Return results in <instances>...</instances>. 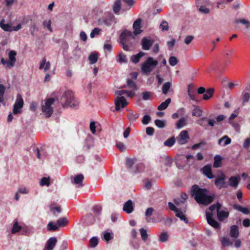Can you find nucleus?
I'll list each match as a JSON object with an SVG mask.
<instances>
[{
  "mask_svg": "<svg viewBox=\"0 0 250 250\" xmlns=\"http://www.w3.org/2000/svg\"><path fill=\"white\" fill-rule=\"evenodd\" d=\"M55 102V99L53 98H50L47 99L45 101L44 104H42V110L43 113L45 115L46 117H50L53 112V107L52 105Z\"/></svg>",
  "mask_w": 250,
  "mask_h": 250,
  "instance_id": "nucleus-5",
  "label": "nucleus"
},
{
  "mask_svg": "<svg viewBox=\"0 0 250 250\" xmlns=\"http://www.w3.org/2000/svg\"><path fill=\"white\" fill-rule=\"evenodd\" d=\"M214 160L213 167L217 168L221 167L222 160V157L220 155H217L214 157Z\"/></svg>",
  "mask_w": 250,
  "mask_h": 250,
  "instance_id": "nucleus-31",
  "label": "nucleus"
},
{
  "mask_svg": "<svg viewBox=\"0 0 250 250\" xmlns=\"http://www.w3.org/2000/svg\"><path fill=\"white\" fill-rule=\"evenodd\" d=\"M140 232L142 240L144 241H146L148 237V234L147 233L146 230L144 228H141L140 229Z\"/></svg>",
  "mask_w": 250,
  "mask_h": 250,
  "instance_id": "nucleus-45",
  "label": "nucleus"
},
{
  "mask_svg": "<svg viewBox=\"0 0 250 250\" xmlns=\"http://www.w3.org/2000/svg\"><path fill=\"white\" fill-rule=\"evenodd\" d=\"M209 0H196V5L200 6L203 5H208Z\"/></svg>",
  "mask_w": 250,
  "mask_h": 250,
  "instance_id": "nucleus-59",
  "label": "nucleus"
},
{
  "mask_svg": "<svg viewBox=\"0 0 250 250\" xmlns=\"http://www.w3.org/2000/svg\"><path fill=\"white\" fill-rule=\"evenodd\" d=\"M240 179L238 176H231L229 179V185L232 187L236 188L238 185Z\"/></svg>",
  "mask_w": 250,
  "mask_h": 250,
  "instance_id": "nucleus-20",
  "label": "nucleus"
},
{
  "mask_svg": "<svg viewBox=\"0 0 250 250\" xmlns=\"http://www.w3.org/2000/svg\"><path fill=\"white\" fill-rule=\"evenodd\" d=\"M202 170L203 173L208 178L212 179L214 177V175L212 174L211 167L209 165H206L204 166Z\"/></svg>",
  "mask_w": 250,
  "mask_h": 250,
  "instance_id": "nucleus-17",
  "label": "nucleus"
},
{
  "mask_svg": "<svg viewBox=\"0 0 250 250\" xmlns=\"http://www.w3.org/2000/svg\"><path fill=\"white\" fill-rule=\"evenodd\" d=\"M168 235L167 232H163L159 237V241L161 242H165L167 241Z\"/></svg>",
  "mask_w": 250,
  "mask_h": 250,
  "instance_id": "nucleus-48",
  "label": "nucleus"
},
{
  "mask_svg": "<svg viewBox=\"0 0 250 250\" xmlns=\"http://www.w3.org/2000/svg\"><path fill=\"white\" fill-rule=\"evenodd\" d=\"M158 64V61L154 60L152 57H149L142 64V71L145 74H149L153 70Z\"/></svg>",
  "mask_w": 250,
  "mask_h": 250,
  "instance_id": "nucleus-4",
  "label": "nucleus"
},
{
  "mask_svg": "<svg viewBox=\"0 0 250 250\" xmlns=\"http://www.w3.org/2000/svg\"><path fill=\"white\" fill-rule=\"evenodd\" d=\"M121 7V0H116L114 4L113 10L115 13H118Z\"/></svg>",
  "mask_w": 250,
  "mask_h": 250,
  "instance_id": "nucleus-33",
  "label": "nucleus"
},
{
  "mask_svg": "<svg viewBox=\"0 0 250 250\" xmlns=\"http://www.w3.org/2000/svg\"><path fill=\"white\" fill-rule=\"evenodd\" d=\"M217 215L218 219L220 221H223L229 217V212L228 211L220 210L219 209L217 212Z\"/></svg>",
  "mask_w": 250,
  "mask_h": 250,
  "instance_id": "nucleus-24",
  "label": "nucleus"
},
{
  "mask_svg": "<svg viewBox=\"0 0 250 250\" xmlns=\"http://www.w3.org/2000/svg\"><path fill=\"white\" fill-rule=\"evenodd\" d=\"M151 120L150 116L146 115L143 117L142 122L144 125H147Z\"/></svg>",
  "mask_w": 250,
  "mask_h": 250,
  "instance_id": "nucleus-62",
  "label": "nucleus"
},
{
  "mask_svg": "<svg viewBox=\"0 0 250 250\" xmlns=\"http://www.w3.org/2000/svg\"><path fill=\"white\" fill-rule=\"evenodd\" d=\"M172 163V161L168 156H166L164 158V164L166 166L170 167Z\"/></svg>",
  "mask_w": 250,
  "mask_h": 250,
  "instance_id": "nucleus-61",
  "label": "nucleus"
},
{
  "mask_svg": "<svg viewBox=\"0 0 250 250\" xmlns=\"http://www.w3.org/2000/svg\"><path fill=\"white\" fill-rule=\"evenodd\" d=\"M117 61L120 63H126L127 62V59L126 55L123 53H120Z\"/></svg>",
  "mask_w": 250,
  "mask_h": 250,
  "instance_id": "nucleus-43",
  "label": "nucleus"
},
{
  "mask_svg": "<svg viewBox=\"0 0 250 250\" xmlns=\"http://www.w3.org/2000/svg\"><path fill=\"white\" fill-rule=\"evenodd\" d=\"M116 146L117 148L121 152L124 151L126 149L125 145L121 142L117 141L116 143Z\"/></svg>",
  "mask_w": 250,
  "mask_h": 250,
  "instance_id": "nucleus-50",
  "label": "nucleus"
},
{
  "mask_svg": "<svg viewBox=\"0 0 250 250\" xmlns=\"http://www.w3.org/2000/svg\"><path fill=\"white\" fill-rule=\"evenodd\" d=\"M133 32L131 31H125L122 32L120 37V43L122 45L123 49L125 51L129 50V46L127 43H129L130 46H132L133 43L129 42L130 39L134 40L133 38Z\"/></svg>",
  "mask_w": 250,
  "mask_h": 250,
  "instance_id": "nucleus-3",
  "label": "nucleus"
},
{
  "mask_svg": "<svg viewBox=\"0 0 250 250\" xmlns=\"http://www.w3.org/2000/svg\"><path fill=\"white\" fill-rule=\"evenodd\" d=\"M4 19L1 20L0 21V27L5 31H17L21 28V25L20 23L18 24L16 26H12L10 24L4 23Z\"/></svg>",
  "mask_w": 250,
  "mask_h": 250,
  "instance_id": "nucleus-7",
  "label": "nucleus"
},
{
  "mask_svg": "<svg viewBox=\"0 0 250 250\" xmlns=\"http://www.w3.org/2000/svg\"><path fill=\"white\" fill-rule=\"evenodd\" d=\"M134 209L132 201L128 200L126 202L123 207V210L128 214L131 213Z\"/></svg>",
  "mask_w": 250,
  "mask_h": 250,
  "instance_id": "nucleus-15",
  "label": "nucleus"
},
{
  "mask_svg": "<svg viewBox=\"0 0 250 250\" xmlns=\"http://www.w3.org/2000/svg\"><path fill=\"white\" fill-rule=\"evenodd\" d=\"M89 246L91 248H94L96 247L98 244V239L96 237H93L91 238L89 240Z\"/></svg>",
  "mask_w": 250,
  "mask_h": 250,
  "instance_id": "nucleus-47",
  "label": "nucleus"
},
{
  "mask_svg": "<svg viewBox=\"0 0 250 250\" xmlns=\"http://www.w3.org/2000/svg\"><path fill=\"white\" fill-rule=\"evenodd\" d=\"M134 164V160L129 158L126 159L125 165L127 168H131Z\"/></svg>",
  "mask_w": 250,
  "mask_h": 250,
  "instance_id": "nucleus-56",
  "label": "nucleus"
},
{
  "mask_svg": "<svg viewBox=\"0 0 250 250\" xmlns=\"http://www.w3.org/2000/svg\"><path fill=\"white\" fill-rule=\"evenodd\" d=\"M171 86V83L169 82L165 83L162 86L163 93L165 95L167 94L168 93Z\"/></svg>",
  "mask_w": 250,
  "mask_h": 250,
  "instance_id": "nucleus-38",
  "label": "nucleus"
},
{
  "mask_svg": "<svg viewBox=\"0 0 250 250\" xmlns=\"http://www.w3.org/2000/svg\"><path fill=\"white\" fill-rule=\"evenodd\" d=\"M239 229L237 225H234L230 227V236L233 238H237L239 236Z\"/></svg>",
  "mask_w": 250,
  "mask_h": 250,
  "instance_id": "nucleus-23",
  "label": "nucleus"
},
{
  "mask_svg": "<svg viewBox=\"0 0 250 250\" xmlns=\"http://www.w3.org/2000/svg\"><path fill=\"white\" fill-rule=\"evenodd\" d=\"M206 217L208 223L209 225L215 229L220 228L219 223L212 218V213L208 212H206Z\"/></svg>",
  "mask_w": 250,
  "mask_h": 250,
  "instance_id": "nucleus-12",
  "label": "nucleus"
},
{
  "mask_svg": "<svg viewBox=\"0 0 250 250\" xmlns=\"http://www.w3.org/2000/svg\"><path fill=\"white\" fill-rule=\"evenodd\" d=\"M152 93L150 91H145L142 93V99L143 100H148L150 99Z\"/></svg>",
  "mask_w": 250,
  "mask_h": 250,
  "instance_id": "nucleus-55",
  "label": "nucleus"
},
{
  "mask_svg": "<svg viewBox=\"0 0 250 250\" xmlns=\"http://www.w3.org/2000/svg\"><path fill=\"white\" fill-rule=\"evenodd\" d=\"M152 44L153 41L147 39L146 37H144L142 40V48L144 50H149Z\"/></svg>",
  "mask_w": 250,
  "mask_h": 250,
  "instance_id": "nucleus-16",
  "label": "nucleus"
},
{
  "mask_svg": "<svg viewBox=\"0 0 250 250\" xmlns=\"http://www.w3.org/2000/svg\"><path fill=\"white\" fill-rule=\"evenodd\" d=\"M155 215L157 216L156 219L152 218L150 219L146 218L147 222H153L155 223L156 222H161L164 220L165 218L163 215V214L161 211H158L155 213Z\"/></svg>",
  "mask_w": 250,
  "mask_h": 250,
  "instance_id": "nucleus-18",
  "label": "nucleus"
},
{
  "mask_svg": "<svg viewBox=\"0 0 250 250\" xmlns=\"http://www.w3.org/2000/svg\"><path fill=\"white\" fill-rule=\"evenodd\" d=\"M84 177L82 174H80L75 176L72 181V183L76 185H77L78 187L83 186V181Z\"/></svg>",
  "mask_w": 250,
  "mask_h": 250,
  "instance_id": "nucleus-19",
  "label": "nucleus"
},
{
  "mask_svg": "<svg viewBox=\"0 0 250 250\" xmlns=\"http://www.w3.org/2000/svg\"><path fill=\"white\" fill-rule=\"evenodd\" d=\"M115 104L116 110L119 111L121 108L126 107L128 103L124 96H120L115 99Z\"/></svg>",
  "mask_w": 250,
  "mask_h": 250,
  "instance_id": "nucleus-8",
  "label": "nucleus"
},
{
  "mask_svg": "<svg viewBox=\"0 0 250 250\" xmlns=\"http://www.w3.org/2000/svg\"><path fill=\"white\" fill-rule=\"evenodd\" d=\"M57 242L56 237H51L47 241L44 250H52L56 245Z\"/></svg>",
  "mask_w": 250,
  "mask_h": 250,
  "instance_id": "nucleus-13",
  "label": "nucleus"
},
{
  "mask_svg": "<svg viewBox=\"0 0 250 250\" xmlns=\"http://www.w3.org/2000/svg\"><path fill=\"white\" fill-rule=\"evenodd\" d=\"M51 20H45L43 22V26L44 28H46L50 32H52V29L51 27Z\"/></svg>",
  "mask_w": 250,
  "mask_h": 250,
  "instance_id": "nucleus-54",
  "label": "nucleus"
},
{
  "mask_svg": "<svg viewBox=\"0 0 250 250\" xmlns=\"http://www.w3.org/2000/svg\"><path fill=\"white\" fill-rule=\"evenodd\" d=\"M100 31V29L98 28H95L94 29L92 30L90 33V37L91 38H93L95 35H98L99 34V32Z\"/></svg>",
  "mask_w": 250,
  "mask_h": 250,
  "instance_id": "nucleus-64",
  "label": "nucleus"
},
{
  "mask_svg": "<svg viewBox=\"0 0 250 250\" xmlns=\"http://www.w3.org/2000/svg\"><path fill=\"white\" fill-rule=\"evenodd\" d=\"M214 89L213 88H209L207 89L206 91V93L203 95V99L204 100H208L211 97H212L214 93Z\"/></svg>",
  "mask_w": 250,
  "mask_h": 250,
  "instance_id": "nucleus-30",
  "label": "nucleus"
},
{
  "mask_svg": "<svg viewBox=\"0 0 250 250\" xmlns=\"http://www.w3.org/2000/svg\"><path fill=\"white\" fill-rule=\"evenodd\" d=\"M141 19L139 18L137 19L134 22L133 28L134 29L133 34L135 35L141 34L142 30L141 29Z\"/></svg>",
  "mask_w": 250,
  "mask_h": 250,
  "instance_id": "nucleus-14",
  "label": "nucleus"
},
{
  "mask_svg": "<svg viewBox=\"0 0 250 250\" xmlns=\"http://www.w3.org/2000/svg\"><path fill=\"white\" fill-rule=\"evenodd\" d=\"M178 62L177 59L174 56H171L169 59V63L171 66H174Z\"/></svg>",
  "mask_w": 250,
  "mask_h": 250,
  "instance_id": "nucleus-58",
  "label": "nucleus"
},
{
  "mask_svg": "<svg viewBox=\"0 0 250 250\" xmlns=\"http://www.w3.org/2000/svg\"><path fill=\"white\" fill-rule=\"evenodd\" d=\"M145 53L143 52H140L136 55H134L131 56L130 58V60L134 63H138L141 58L143 57L145 55Z\"/></svg>",
  "mask_w": 250,
  "mask_h": 250,
  "instance_id": "nucleus-25",
  "label": "nucleus"
},
{
  "mask_svg": "<svg viewBox=\"0 0 250 250\" xmlns=\"http://www.w3.org/2000/svg\"><path fill=\"white\" fill-rule=\"evenodd\" d=\"M221 208V205L219 202H217L216 204H213V205H211L209 207V209L210 211H213L216 209L217 212L218 210Z\"/></svg>",
  "mask_w": 250,
  "mask_h": 250,
  "instance_id": "nucleus-57",
  "label": "nucleus"
},
{
  "mask_svg": "<svg viewBox=\"0 0 250 250\" xmlns=\"http://www.w3.org/2000/svg\"><path fill=\"white\" fill-rule=\"evenodd\" d=\"M50 63L49 62H46V58L45 57H44L41 62V63H40V66H39V68L40 69H44V72H46L48 70H49L50 68Z\"/></svg>",
  "mask_w": 250,
  "mask_h": 250,
  "instance_id": "nucleus-22",
  "label": "nucleus"
},
{
  "mask_svg": "<svg viewBox=\"0 0 250 250\" xmlns=\"http://www.w3.org/2000/svg\"><path fill=\"white\" fill-rule=\"evenodd\" d=\"M233 208L235 209L239 210L245 214H248L250 213L249 210L247 208H244L239 205L234 204L233 205Z\"/></svg>",
  "mask_w": 250,
  "mask_h": 250,
  "instance_id": "nucleus-29",
  "label": "nucleus"
},
{
  "mask_svg": "<svg viewBox=\"0 0 250 250\" xmlns=\"http://www.w3.org/2000/svg\"><path fill=\"white\" fill-rule=\"evenodd\" d=\"M197 123L200 126H206L208 123L207 118L206 117L201 118L197 121Z\"/></svg>",
  "mask_w": 250,
  "mask_h": 250,
  "instance_id": "nucleus-49",
  "label": "nucleus"
},
{
  "mask_svg": "<svg viewBox=\"0 0 250 250\" xmlns=\"http://www.w3.org/2000/svg\"><path fill=\"white\" fill-rule=\"evenodd\" d=\"M207 5H203L196 6L197 8H198V10L200 13L202 14H207L209 13L210 12L209 9L207 7Z\"/></svg>",
  "mask_w": 250,
  "mask_h": 250,
  "instance_id": "nucleus-36",
  "label": "nucleus"
},
{
  "mask_svg": "<svg viewBox=\"0 0 250 250\" xmlns=\"http://www.w3.org/2000/svg\"><path fill=\"white\" fill-rule=\"evenodd\" d=\"M61 103L65 107H76L78 106L79 102L76 99L73 93L70 90L65 91L61 98Z\"/></svg>",
  "mask_w": 250,
  "mask_h": 250,
  "instance_id": "nucleus-2",
  "label": "nucleus"
},
{
  "mask_svg": "<svg viewBox=\"0 0 250 250\" xmlns=\"http://www.w3.org/2000/svg\"><path fill=\"white\" fill-rule=\"evenodd\" d=\"M160 27L163 31H167L169 28L168 23L166 21H163Z\"/></svg>",
  "mask_w": 250,
  "mask_h": 250,
  "instance_id": "nucleus-60",
  "label": "nucleus"
},
{
  "mask_svg": "<svg viewBox=\"0 0 250 250\" xmlns=\"http://www.w3.org/2000/svg\"><path fill=\"white\" fill-rule=\"evenodd\" d=\"M175 215L179 218L181 221H183L185 222V223L188 224V220L186 217L185 215L184 214V213L181 211L180 209H179L176 212H175Z\"/></svg>",
  "mask_w": 250,
  "mask_h": 250,
  "instance_id": "nucleus-27",
  "label": "nucleus"
},
{
  "mask_svg": "<svg viewBox=\"0 0 250 250\" xmlns=\"http://www.w3.org/2000/svg\"><path fill=\"white\" fill-rule=\"evenodd\" d=\"M57 223L58 226V227H64L67 224L68 221L66 218L62 217L57 220Z\"/></svg>",
  "mask_w": 250,
  "mask_h": 250,
  "instance_id": "nucleus-37",
  "label": "nucleus"
},
{
  "mask_svg": "<svg viewBox=\"0 0 250 250\" xmlns=\"http://www.w3.org/2000/svg\"><path fill=\"white\" fill-rule=\"evenodd\" d=\"M203 111L197 105H195V108L193 110L192 115L193 116L200 117L202 115Z\"/></svg>",
  "mask_w": 250,
  "mask_h": 250,
  "instance_id": "nucleus-35",
  "label": "nucleus"
},
{
  "mask_svg": "<svg viewBox=\"0 0 250 250\" xmlns=\"http://www.w3.org/2000/svg\"><path fill=\"white\" fill-rule=\"evenodd\" d=\"M226 176L224 174H221L220 176H218L215 180L214 184L215 186L221 189L222 188H227V185L225 182Z\"/></svg>",
  "mask_w": 250,
  "mask_h": 250,
  "instance_id": "nucleus-10",
  "label": "nucleus"
},
{
  "mask_svg": "<svg viewBox=\"0 0 250 250\" xmlns=\"http://www.w3.org/2000/svg\"><path fill=\"white\" fill-rule=\"evenodd\" d=\"M231 139L228 136H224L218 141V144L221 146H225L231 143Z\"/></svg>",
  "mask_w": 250,
  "mask_h": 250,
  "instance_id": "nucleus-26",
  "label": "nucleus"
},
{
  "mask_svg": "<svg viewBox=\"0 0 250 250\" xmlns=\"http://www.w3.org/2000/svg\"><path fill=\"white\" fill-rule=\"evenodd\" d=\"M37 157L39 159H43L45 157V154L42 149L40 150L38 148L36 149Z\"/></svg>",
  "mask_w": 250,
  "mask_h": 250,
  "instance_id": "nucleus-53",
  "label": "nucleus"
},
{
  "mask_svg": "<svg viewBox=\"0 0 250 250\" xmlns=\"http://www.w3.org/2000/svg\"><path fill=\"white\" fill-rule=\"evenodd\" d=\"M59 227L57 224H55L53 222H50L47 224V229L49 231H55L58 230Z\"/></svg>",
  "mask_w": 250,
  "mask_h": 250,
  "instance_id": "nucleus-32",
  "label": "nucleus"
},
{
  "mask_svg": "<svg viewBox=\"0 0 250 250\" xmlns=\"http://www.w3.org/2000/svg\"><path fill=\"white\" fill-rule=\"evenodd\" d=\"M186 125V118L182 117L177 122L176 124V128L180 129Z\"/></svg>",
  "mask_w": 250,
  "mask_h": 250,
  "instance_id": "nucleus-34",
  "label": "nucleus"
},
{
  "mask_svg": "<svg viewBox=\"0 0 250 250\" xmlns=\"http://www.w3.org/2000/svg\"><path fill=\"white\" fill-rule=\"evenodd\" d=\"M208 190L206 188H200L197 185H194L191 189V194L194 197L196 201L200 204L208 205L210 204L214 198V195H208Z\"/></svg>",
  "mask_w": 250,
  "mask_h": 250,
  "instance_id": "nucleus-1",
  "label": "nucleus"
},
{
  "mask_svg": "<svg viewBox=\"0 0 250 250\" xmlns=\"http://www.w3.org/2000/svg\"><path fill=\"white\" fill-rule=\"evenodd\" d=\"M234 22L235 23H241L242 24H244L246 25L247 28H249L250 26V22H249V21L244 19H236L234 21Z\"/></svg>",
  "mask_w": 250,
  "mask_h": 250,
  "instance_id": "nucleus-44",
  "label": "nucleus"
},
{
  "mask_svg": "<svg viewBox=\"0 0 250 250\" xmlns=\"http://www.w3.org/2000/svg\"><path fill=\"white\" fill-rule=\"evenodd\" d=\"M171 99L168 98L165 102H162L158 106L157 109L159 110L162 111L166 109L171 102Z\"/></svg>",
  "mask_w": 250,
  "mask_h": 250,
  "instance_id": "nucleus-28",
  "label": "nucleus"
},
{
  "mask_svg": "<svg viewBox=\"0 0 250 250\" xmlns=\"http://www.w3.org/2000/svg\"><path fill=\"white\" fill-rule=\"evenodd\" d=\"M21 229V227L20 225H19L17 221H15L13 224L11 232L12 233H15L16 232H19Z\"/></svg>",
  "mask_w": 250,
  "mask_h": 250,
  "instance_id": "nucleus-42",
  "label": "nucleus"
},
{
  "mask_svg": "<svg viewBox=\"0 0 250 250\" xmlns=\"http://www.w3.org/2000/svg\"><path fill=\"white\" fill-rule=\"evenodd\" d=\"M50 210L55 214V211H57L58 213L61 212V208L60 206H55V204H51L50 206Z\"/></svg>",
  "mask_w": 250,
  "mask_h": 250,
  "instance_id": "nucleus-40",
  "label": "nucleus"
},
{
  "mask_svg": "<svg viewBox=\"0 0 250 250\" xmlns=\"http://www.w3.org/2000/svg\"><path fill=\"white\" fill-rule=\"evenodd\" d=\"M127 86L133 90H137V85L131 79H128L127 81Z\"/></svg>",
  "mask_w": 250,
  "mask_h": 250,
  "instance_id": "nucleus-52",
  "label": "nucleus"
},
{
  "mask_svg": "<svg viewBox=\"0 0 250 250\" xmlns=\"http://www.w3.org/2000/svg\"><path fill=\"white\" fill-rule=\"evenodd\" d=\"M139 115L137 113H134L131 111L127 115V118L130 124L134 123L139 118Z\"/></svg>",
  "mask_w": 250,
  "mask_h": 250,
  "instance_id": "nucleus-21",
  "label": "nucleus"
},
{
  "mask_svg": "<svg viewBox=\"0 0 250 250\" xmlns=\"http://www.w3.org/2000/svg\"><path fill=\"white\" fill-rule=\"evenodd\" d=\"M155 125L159 128H163L165 127L166 124L165 121L157 119L154 121Z\"/></svg>",
  "mask_w": 250,
  "mask_h": 250,
  "instance_id": "nucleus-51",
  "label": "nucleus"
},
{
  "mask_svg": "<svg viewBox=\"0 0 250 250\" xmlns=\"http://www.w3.org/2000/svg\"><path fill=\"white\" fill-rule=\"evenodd\" d=\"M189 139L188 132L187 130H182L178 137L176 138L178 143L179 145H185L187 144Z\"/></svg>",
  "mask_w": 250,
  "mask_h": 250,
  "instance_id": "nucleus-9",
  "label": "nucleus"
},
{
  "mask_svg": "<svg viewBox=\"0 0 250 250\" xmlns=\"http://www.w3.org/2000/svg\"><path fill=\"white\" fill-rule=\"evenodd\" d=\"M206 144V142L204 141H202L200 142L199 143L195 144L194 145H193L191 147V149L193 150H195L198 147L201 146L203 145H205Z\"/></svg>",
  "mask_w": 250,
  "mask_h": 250,
  "instance_id": "nucleus-63",
  "label": "nucleus"
},
{
  "mask_svg": "<svg viewBox=\"0 0 250 250\" xmlns=\"http://www.w3.org/2000/svg\"><path fill=\"white\" fill-rule=\"evenodd\" d=\"M40 185L41 186H46L48 187L50 185V178L48 177H43L41 179Z\"/></svg>",
  "mask_w": 250,
  "mask_h": 250,
  "instance_id": "nucleus-41",
  "label": "nucleus"
},
{
  "mask_svg": "<svg viewBox=\"0 0 250 250\" xmlns=\"http://www.w3.org/2000/svg\"><path fill=\"white\" fill-rule=\"evenodd\" d=\"M175 143V137H172L169 138L168 139H167V140H166L164 142V145L165 146H168V147H171L173 145H174Z\"/></svg>",
  "mask_w": 250,
  "mask_h": 250,
  "instance_id": "nucleus-39",
  "label": "nucleus"
},
{
  "mask_svg": "<svg viewBox=\"0 0 250 250\" xmlns=\"http://www.w3.org/2000/svg\"><path fill=\"white\" fill-rule=\"evenodd\" d=\"M23 105V99L21 95L18 94L17 96L16 102L13 105V113L15 115L21 113Z\"/></svg>",
  "mask_w": 250,
  "mask_h": 250,
  "instance_id": "nucleus-6",
  "label": "nucleus"
},
{
  "mask_svg": "<svg viewBox=\"0 0 250 250\" xmlns=\"http://www.w3.org/2000/svg\"><path fill=\"white\" fill-rule=\"evenodd\" d=\"M98 55L96 53L91 54L89 56V60L91 64H94L96 63L98 60Z\"/></svg>",
  "mask_w": 250,
  "mask_h": 250,
  "instance_id": "nucleus-46",
  "label": "nucleus"
},
{
  "mask_svg": "<svg viewBox=\"0 0 250 250\" xmlns=\"http://www.w3.org/2000/svg\"><path fill=\"white\" fill-rule=\"evenodd\" d=\"M17 55L16 52L14 50H11L8 53V68H12L16 62V56Z\"/></svg>",
  "mask_w": 250,
  "mask_h": 250,
  "instance_id": "nucleus-11",
  "label": "nucleus"
}]
</instances>
